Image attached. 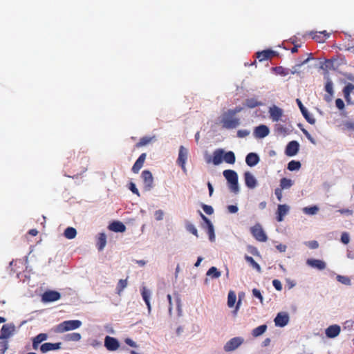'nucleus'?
Masks as SVG:
<instances>
[{"label":"nucleus","instance_id":"nucleus-1","mask_svg":"<svg viewBox=\"0 0 354 354\" xmlns=\"http://www.w3.org/2000/svg\"><path fill=\"white\" fill-rule=\"evenodd\" d=\"M223 174L229 183L230 189L232 192L237 194L239 191V188L238 183V175L236 172L234 170L226 169L223 171Z\"/></svg>","mask_w":354,"mask_h":354},{"label":"nucleus","instance_id":"nucleus-2","mask_svg":"<svg viewBox=\"0 0 354 354\" xmlns=\"http://www.w3.org/2000/svg\"><path fill=\"white\" fill-rule=\"evenodd\" d=\"M82 326V322L80 320H67L57 324L54 331L57 333H63L68 330H75Z\"/></svg>","mask_w":354,"mask_h":354},{"label":"nucleus","instance_id":"nucleus-3","mask_svg":"<svg viewBox=\"0 0 354 354\" xmlns=\"http://www.w3.org/2000/svg\"><path fill=\"white\" fill-rule=\"evenodd\" d=\"M223 128L227 129H236L240 125V119L231 115L229 112L225 113L222 115L221 121Z\"/></svg>","mask_w":354,"mask_h":354},{"label":"nucleus","instance_id":"nucleus-4","mask_svg":"<svg viewBox=\"0 0 354 354\" xmlns=\"http://www.w3.org/2000/svg\"><path fill=\"white\" fill-rule=\"evenodd\" d=\"M250 232L258 241L266 242L268 239L267 235L259 223L252 226L250 228Z\"/></svg>","mask_w":354,"mask_h":354},{"label":"nucleus","instance_id":"nucleus-5","mask_svg":"<svg viewBox=\"0 0 354 354\" xmlns=\"http://www.w3.org/2000/svg\"><path fill=\"white\" fill-rule=\"evenodd\" d=\"M244 342V339L241 337H235L230 339L226 342L224 346V351L225 352H230L236 350L239 348Z\"/></svg>","mask_w":354,"mask_h":354},{"label":"nucleus","instance_id":"nucleus-6","mask_svg":"<svg viewBox=\"0 0 354 354\" xmlns=\"http://www.w3.org/2000/svg\"><path fill=\"white\" fill-rule=\"evenodd\" d=\"M187 156H188L187 149L185 147L180 146L179 147L178 157L177 159V162L180 166L181 169H183V171L184 172H186V171H187L185 164H186V161L187 160Z\"/></svg>","mask_w":354,"mask_h":354},{"label":"nucleus","instance_id":"nucleus-7","mask_svg":"<svg viewBox=\"0 0 354 354\" xmlns=\"http://www.w3.org/2000/svg\"><path fill=\"white\" fill-rule=\"evenodd\" d=\"M15 330V326L14 324H7L3 325L0 330V339L3 340L12 336Z\"/></svg>","mask_w":354,"mask_h":354},{"label":"nucleus","instance_id":"nucleus-8","mask_svg":"<svg viewBox=\"0 0 354 354\" xmlns=\"http://www.w3.org/2000/svg\"><path fill=\"white\" fill-rule=\"evenodd\" d=\"M141 177L144 182L145 189L147 191H149L153 185V178L152 174L149 170H144L142 172Z\"/></svg>","mask_w":354,"mask_h":354},{"label":"nucleus","instance_id":"nucleus-9","mask_svg":"<svg viewBox=\"0 0 354 354\" xmlns=\"http://www.w3.org/2000/svg\"><path fill=\"white\" fill-rule=\"evenodd\" d=\"M104 346L109 351H115L119 348L120 343L116 338L106 336L104 339Z\"/></svg>","mask_w":354,"mask_h":354},{"label":"nucleus","instance_id":"nucleus-10","mask_svg":"<svg viewBox=\"0 0 354 354\" xmlns=\"http://www.w3.org/2000/svg\"><path fill=\"white\" fill-rule=\"evenodd\" d=\"M268 113L270 114V118L273 122H278L281 120L283 111L281 108L276 105H273L269 108Z\"/></svg>","mask_w":354,"mask_h":354},{"label":"nucleus","instance_id":"nucleus-11","mask_svg":"<svg viewBox=\"0 0 354 354\" xmlns=\"http://www.w3.org/2000/svg\"><path fill=\"white\" fill-rule=\"evenodd\" d=\"M299 149V144L297 141L292 140L288 143L285 153L286 156L292 157L295 156Z\"/></svg>","mask_w":354,"mask_h":354},{"label":"nucleus","instance_id":"nucleus-12","mask_svg":"<svg viewBox=\"0 0 354 354\" xmlns=\"http://www.w3.org/2000/svg\"><path fill=\"white\" fill-rule=\"evenodd\" d=\"M60 293L55 290L46 291L42 295V300L45 302H52L60 299Z\"/></svg>","mask_w":354,"mask_h":354},{"label":"nucleus","instance_id":"nucleus-13","mask_svg":"<svg viewBox=\"0 0 354 354\" xmlns=\"http://www.w3.org/2000/svg\"><path fill=\"white\" fill-rule=\"evenodd\" d=\"M62 343L61 342H57V343H50V342H46L42 344L40 347L39 350L42 353H46L51 351H56L61 348Z\"/></svg>","mask_w":354,"mask_h":354},{"label":"nucleus","instance_id":"nucleus-14","mask_svg":"<svg viewBox=\"0 0 354 354\" xmlns=\"http://www.w3.org/2000/svg\"><path fill=\"white\" fill-rule=\"evenodd\" d=\"M270 133L269 128L264 124L257 127L254 131V136L257 138H263Z\"/></svg>","mask_w":354,"mask_h":354},{"label":"nucleus","instance_id":"nucleus-15","mask_svg":"<svg viewBox=\"0 0 354 354\" xmlns=\"http://www.w3.org/2000/svg\"><path fill=\"white\" fill-rule=\"evenodd\" d=\"M46 333H39L32 338V346L34 350H37L40 347V344L48 339Z\"/></svg>","mask_w":354,"mask_h":354},{"label":"nucleus","instance_id":"nucleus-16","mask_svg":"<svg viewBox=\"0 0 354 354\" xmlns=\"http://www.w3.org/2000/svg\"><path fill=\"white\" fill-rule=\"evenodd\" d=\"M244 180L245 185L250 189H254L257 185L256 178L250 171L244 173Z\"/></svg>","mask_w":354,"mask_h":354},{"label":"nucleus","instance_id":"nucleus-17","mask_svg":"<svg viewBox=\"0 0 354 354\" xmlns=\"http://www.w3.org/2000/svg\"><path fill=\"white\" fill-rule=\"evenodd\" d=\"M200 215L202 219L205 221L207 227V234L209 235V239L211 241H214L215 239L214 230V226L212 222L207 218L205 215H203L201 212H200Z\"/></svg>","mask_w":354,"mask_h":354},{"label":"nucleus","instance_id":"nucleus-18","mask_svg":"<svg viewBox=\"0 0 354 354\" xmlns=\"http://www.w3.org/2000/svg\"><path fill=\"white\" fill-rule=\"evenodd\" d=\"M341 328L339 325L334 324L328 326L325 331L326 335L329 338H335L340 333Z\"/></svg>","mask_w":354,"mask_h":354},{"label":"nucleus","instance_id":"nucleus-19","mask_svg":"<svg viewBox=\"0 0 354 354\" xmlns=\"http://www.w3.org/2000/svg\"><path fill=\"white\" fill-rule=\"evenodd\" d=\"M274 321L277 326L283 327L288 323L289 317L286 313H278Z\"/></svg>","mask_w":354,"mask_h":354},{"label":"nucleus","instance_id":"nucleus-20","mask_svg":"<svg viewBox=\"0 0 354 354\" xmlns=\"http://www.w3.org/2000/svg\"><path fill=\"white\" fill-rule=\"evenodd\" d=\"M263 105V103L259 100L257 97H250L245 99L243 106L248 109H254L260 106Z\"/></svg>","mask_w":354,"mask_h":354},{"label":"nucleus","instance_id":"nucleus-21","mask_svg":"<svg viewBox=\"0 0 354 354\" xmlns=\"http://www.w3.org/2000/svg\"><path fill=\"white\" fill-rule=\"evenodd\" d=\"M306 263L312 268H316L319 270H324L326 268V263L322 260L308 259L306 261Z\"/></svg>","mask_w":354,"mask_h":354},{"label":"nucleus","instance_id":"nucleus-22","mask_svg":"<svg viewBox=\"0 0 354 354\" xmlns=\"http://www.w3.org/2000/svg\"><path fill=\"white\" fill-rule=\"evenodd\" d=\"M223 149H216L213 152L212 162L214 165H218L223 161Z\"/></svg>","mask_w":354,"mask_h":354},{"label":"nucleus","instance_id":"nucleus-23","mask_svg":"<svg viewBox=\"0 0 354 354\" xmlns=\"http://www.w3.org/2000/svg\"><path fill=\"white\" fill-rule=\"evenodd\" d=\"M276 55V52L268 49L257 53V57L259 62L267 60Z\"/></svg>","mask_w":354,"mask_h":354},{"label":"nucleus","instance_id":"nucleus-24","mask_svg":"<svg viewBox=\"0 0 354 354\" xmlns=\"http://www.w3.org/2000/svg\"><path fill=\"white\" fill-rule=\"evenodd\" d=\"M289 207L287 205H279L277 211V220L279 222L283 221V217L288 213Z\"/></svg>","mask_w":354,"mask_h":354},{"label":"nucleus","instance_id":"nucleus-25","mask_svg":"<svg viewBox=\"0 0 354 354\" xmlns=\"http://www.w3.org/2000/svg\"><path fill=\"white\" fill-rule=\"evenodd\" d=\"M146 157H147V155L145 153H142L138 157V158L137 159V160L136 161V162L134 163V165H133L132 169H131V170L133 173L138 174L139 172V171L143 166V164L145 161Z\"/></svg>","mask_w":354,"mask_h":354},{"label":"nucleus","instance_id":"nucleus-26","mask_svg":"<svg viewBox=\"0 0 354 354\" xmlns=\"http://www.w3.org/2000/svg\"><path fill=\"white\" fill-rule=\"evenodd\" d=\"M259 162V157L255 153H249L245 158V162L250 167H254Z\"/></svg>","mask_w":354,"mask_h":354},{"label":"nucleus","instance_id":"nucleus-27","mask_svg":"<svg viewBox=\"0 0 354 354\" xmlns=\"http://www.w3.org/2000/svg\"><path fill=\"white\" fill-rule=\"evenodd\" d=\"M141 295L142 297L143 300L145 301L149 313L151 312V304H150V296H151V292L146 287L143 286L141 289Z\"/></svg>","mask_w":354,"mask_h":354},{"label":"nucleus","instance_id":"nucleus-28","mask_svg":"<svg viewBox=\"0 0 354 354\" xmlns=\"http://www.w3.org/2000/svg\"><path fill=\"white\" fill-rule=\"evenodd\" d=\"M109 228L115 232H124L126 230V226L120 221H113L109 225Z\"/></svg>","mask_w":354,"mask_h":354},{"label":"nucleus","instance_id":"nucleus-29","mask_svg":"<svg viewBox=\"0 0 354 354\" xmlns=\"http://www.w3.org/2000/svg\"><path fill=\"white\" fill-rule=\"evenodd\" d=\"M223 161L227 164L233 165L236 161L235 154L233 151H230L223 153Z\"/></svg>","mask_w":354,"mask_h":354},{"label":"nucleus","instance_id":"nucleus-30","mask_svg":"<svg viewBox=\"0 0 354 354\" xmlns=\"http://www.w3.org/2000/svg\"><path fill=\"white\" fill-rule=\"evenodd\" d=\"M106 244V236L104 233H100L97 241V249L101 251Z\"/></svg>","mask_w":354,"mask_h":354},{"label":"nucleus","instance_id":"nucleus-31","mask_svg":"<svg viewBox=\"0 0 354 354\" xmlns=\"http://www.w3.org/2000/svg\"><path fill=\"white\" fill-rule=\"evenodd\" d=\"M156 140L155 136L149 137V136H145L140 139L139 142H137L135 145L136 148H140L143 146H145L148 144H149L151 141Z\"/></svg>","mask_w":354,"mask_h":354},{"label":"nucleus","instance_id":"nucleus-32","mask_svg":"<svg viewBox=\"0 0 354 354\" xmlns=\"http://www.w3.org/2000/svg\"><path fill=\"white\" fill-rule=\"evenodd\" d=\"M354 90V85L351 83H348L344 88L343 93L345 97V100L347 102H350V94Z\"/></svg>","mask_w":354,"mask_h":354},{"label":"nucleus","instance_id":"nucleus-33","mask_svg":"<svg viewBox=\"0 0 354 354\" xmlns=\"http://www.w3.org/2000/svg\"><path fill=\"white\" fill-rule=\"evenodd\" d=\"M272 71L275 73V74L281 75V76H286L289 74L290 70L284 68L283 66H275L272 68Z\"/></svg>","mask_w":354,"mask_h":354},{"label":"nucleus","instance_id":"nucleus-34","mask_svg":"<svg viewBox=\"0 0 354 354\" xmlns=\"http://www.w3.org/2000/svg\"><path fill=\"white\" fill-rule=\"evenodd\" d=\"M267 329L266 324L261 325L252 330V335L253 337H257L263 334Z\"/></svg>","mask_w":354,"mask_h":354},{"label":"nucleus","instance_id":"nucleus-35","mask_svg":"<svg viewBox=\"0 0 354 354\" xmlns=\"http://www.w3.org/2000/svg\"><path fill=\"white\" fill-rule=\"evenodd\" d=\"M245 261L250 264V266L257 270V272H261V268L259 263H257L252 257L248 255L245 256Z\"/></svg>","mask_w":354,"mask_h":354},{"label":"nucleus","instance_id":"nucleus-36","mask_svg":"<svg viewBox=\"0 0 354 354\" xmlns=\"http://www.w3.org/2000/svg\"><path fill=\"white\" fill-rule=\"evenodd\" d=\"M64 234L66 238L72 239L76 236L77 231L74 227H68L64 230Z\"/></svg>","mask_w":354,"mask_h":354},{"label":"nucleus","instance_id":"nucleus-37","mask_svg":"<svg viewBox=\"0 0 354 354\" xmlns=\"http://www.w3.org/2000/svg\"><path fill=\"white\" fill-rule=\"evenodd\" d=\"M293 185V183L292 180L286 178H282L280 180V187L282 189H289L292 185Z\"/></svg>","mask_w":354,"mask_h":354},{"label":"nucleus","instance_id":"nucleus-38","mask_svg":"<svg viewBox=\"0 0 354 354\" xmlns=\"http://www.w3.org/2000/svg\"><path fill=\"white\" fill-rule=\"evenodd\" d=\"M236 300V296L234 291H230L227 296V306L232 308Z\"/></svg>","mask_w":354,"mask_h":354},{"label":"nucleus","instance_id":"nucleus-39","mask_svg":"<svg viewBox=\"0 0 354 354\" xmlns=\"http://www.w3.org/2000/svg\"><path fill=\"white\" fill-rule=\"evenodd\" d=\"M221 272H219L216 267H211L207 272V275L211 277L213 279H217L221 276Z\"/></svg>","mask_w":354,"mask_h":354},{"label":"nucleus","instance_id":"nucleus-40","mask_svg":"<svg viewBox=\"0 0 354 354\" xmlns=\"http://www.w3.org/2000/svg\"><path fill=\"white\" fill-rule=\"evenodd\" d=\"M301 167V163L299 161L291 160L288 164V169L290 171H295L299 169Z\"/></svg>","mask_w":354,"mask_h":354},{"label":"nucleus","instance_id":"nucleus-41","mask_svg":"<svg viewBox=\"0 0 354 354\" xmlns=\"http://www.w3.org/2000/svg\"><path fill=\"white\" fill-rule=\"evenodd\" d=\"M319 208L317 206L306 207L303 209L304 213L308 215H314L317 213Z\"/></svg>","mask_w":354,"mask_h":354},{"label":"nucleus","instance_id":"nucleus-42","mask_svg":"<svg viewBox=\"0 0 354 354\" xmlns=\"http://www.w3.org/2000/svg\"><path fill=\"white\" fill-rule=\"evenodd\" d=\"M301 113L308 123H310V124H314L315 123V119L314 118L313 115L308 111L307 109L305 110L304 112H301Z\"/></svg>","mask_w":354,"mask_h":354},{"label":"nucleus","instance_id":"nucleus-43","mask_svg":"<svg viewBox=\"0 0 354 354\" xmlns=\"http://www.w3.org/2000/svg\"><path fill=\"white\" fill-rule=\"evenodd\" d=\"M82 336L80 333H72L70 334H68L66 335V340L68 341H73V342H77L80 340Z\"/></svg>","mask_w":354,"mask_h":354},{"label":"nucleus","instance_id":"nucleus-44","mask_svg":"<svg viewBox=\"0 0 354 354\" xmlns=\"http://www.w3.org/2000/svg\"><path fill=\"white\" fill-rule=\"evenodd\" d=\"M127 279H120L118 285H117V292L118 294H120L121 292L127 287Z\"/></svg>","mask_w":354,"mask_h":354},{"label":"nucleus","instance_id":"nucleus-45","mask_svg":"<svg viewBox=\"0 0 354 354\" xmlns=\"http://www.w3.org/2000/svg\"><path fill=\"white\" fill-rule=\"evenodd\" d=\"M337 280L344 285L351 284V279L346 276L337 275Z\"/></svg>","mask_w":354,"mask_h":354},{"label":"nucleus","instance_id":"nucleus-46","mask_svg":"<svg viewBox=\"0 0 354 354\" xmlns=\"http://www.w3.org/2000/svg\"><path fill=\"white\" fill-rule=\"evenodd\" d=\"M186 229H187V231L191 232L192 234H194L196 237L198 236V231H197L196 228L194 227V225L193 224H192L190 223H187L186 224Z\"/></svg>","mask_w":354,"mask_h":354},{"label":"nucleus","instance_id":"nucleus-47","mask_svg":"<svg viewBox=\"0 0 354 354\" xmlns=\"http://www.w3.org/2000/svg\"><path fill=\"white\" fill-rule=\"evenodd\" d=\"M325 91L330 95L333 94V82L330 80H328L325 85Z\"/></svg>","mask_w":354,"mask_h":354},{"label":"nucleus","instance_id":"nucleus-48","mask_svg":"<svg viewBox=\"0 0 354 354\" xmlns=\"http://www.w3.org/2000/svg\"><path fill=\"white\" fill-rule=\"evenodd\" d=\"M203 211L208 215H211L214 213V209L212 206L203 204L202 205Z\"/></svg>","mask_w":354,"mask_h":354},{"label":"nucleus","instance_id":"nucleus-49","mask_svg":"<svg viewBox=\"0 0 354 354\" xmlns=\"http://www.w3.org/2000/svg\"><path fill=\"white\" fill-rule=\"evenodd\" d=\"M306 245L310 249H316L319 247L318 242L315 240L306 242Z\"/></svg>","mask_w":354,"mask_h":354},{"label":"nucleus","instance_id":"nucleus-50","mask_svg":"<svg viewBox=\"0 0 354 354\" xmlns=\"http://www.w3.org/2000/svg\"><path fill=\"white\" fill-rule=\"evenodd\" d=\"M341 241L344 244H348L350 241L349 235L347 232H343L341 235Z\"/></svg>","mask_w":354,"mask_h":354},{"label":"nucleus","instance_id":"nucleus-51","mask_svg":"<svg viewBox=\"0 0 354 354\" xmlns=\"http://www.w3.org/2000/svg\"><path fill=\"white\" fill-rule=\"evenodd\" d=\"M344 128L354 131V122L346 121L343 124Z\"/></svg>","mask_w":354,"mask_h":354},{"label":"nucleus","instance_id":"nucleus-52","mask_svg":"<svg viewBox=\"0 0 354 354\" xmlns=\"http://www.w3.org/2000/svg\"><path fill=\"white\" fill-rule=\"evenodd\" d=\"M0 353L4 354L6 351L8 349V342L7 341H2L0 342Z\"/></svg>","mask_w":354,"mask_h":354},{"label":"nucleus","instance_id":"nucleus-53","mask_svg":"<svg viewBox=\"0 0 354 354\" xmlns=\"http://www.w3.org/2000/svg\"><path fill=\"white\" fill-rule=\"evenodd\" d=\"M252 295H253V296H254V297H257V298L259 299V300H260V301H261V303L263 302V297H262V295H261V292H260L258 289H257V288H254V289L252 290Z\"/></svg>","mask_w":354,"mask_h":354},{"label":"nucleus","instance_id":"nucleus-54","mask_svg":"<svg viewBox=\"0 0 354 354\" xmlns=\"http://www.w3.org/2000/svg\"><path fill=\"white\" fill-rule=\"evenodd\" d=\"M301 131L311 143L315 144L314 138L310 136V134L306 129H301Z\"/></svg>","mask_w":354,"mask_h":354},{"label":"nucleus","instance_id":"nucleus-55","mask_svg":"<svg viewBox=\"0 0 354 354\" xmlns=\"http://www.w3.org/2000/svg\"><path fill=\"white\" fill-rule=\"evenodd\" d=\"M301 131L311 143L315 144L314 138L310 136V134L306 129H301Z\"/></svg>","mask_w":354,"mask_h":354},{"label":"nucleus","instance_id":"nucleus-56","mask_svg":"<svg viewBox=\"0 0 354 354\" xmlns=\"http://www.w3.org/2000/svg\"><path fill=\"white\" fill-rule=\"evenodd\" d=\"M272 285L277 290H282V285L279 280L278 279H274L272 281Z\"/></svg>","mask_w":354,"mask_h":354},{"label":"nucleus","instance_id":"nucleus-57","mask_svg":"<svg viewBox=\"0 0 354 354\" xmlns=\"http://www.w3.org/2000/svg\"><path fill=\"white\" fill-rule=\"evenodd\" d=\"M129 188L133 194H136L138 196H140L139 191L133 183L131 182L129 183Z\"/></svg>","mask_w":354,"mask_h":354},{"label":"nucleus","instance_id":"nucleus-58","mask_svg":"<svg viewBox=\"0 0 354 354\" xmlns=\"http://www.w3.org/2000/svg\"><path fill=\"white\" fill-rule=\"evenodd\" d=\"M282 190L283 189L281 187L276 188L274 190V194H275L279 201H281L282 200V196H283Z\"/></svg>","mask_w":354,"mask_h":354},{"label":"nucleus","instance_id":"nucleus-59","mask_svg":"<svg viewBox=\"0 0 354 354\" xmlns=\"http://www.w3.org/2000/svg\"><path fill=\"white\" fill-rule=\"evenodd\" d=\"M243 109V107H241V106H236L234 109H229L227 111V112H229L231 115H234L235 116V115L239 112H241L242 110Z\"/></svg>","mask_w":354,"mask_h":354},{"label":"nucleus","instance_id":"nucleus-60","mask_svg":"<svg viewBox=\"0 0 354 354\" xmlns=\"http://www.w3.org/2000/svg\"><path fill=\"white\" fill-rule=\"evenodd\" d=\"M335 105L339 110H342L344 108V102L340 98L335 100Z\"/></svg>","mask_w":354,"mask_h":354},{"label":"nucleus","instance_id":"nucleus-61","mask_svg":"<svg viewBox=\"0 0 354 354\" xmlns=\"http://www.w3.org/2000/svg\"><path fill=\"white\" fill-rule=\"evenodd\" d=\"M250 133V132L248 131V130H239L237 131V136L239 138H245L247 136H248Z\"/></svg>","mask_w":354,"mask_h":354},{"label":"nucleus","instance_id":"nucleus-62","mask_svg":"<svg viewBox=\"0 0 354 354\" xmlns=\"http://www.w3.org/2000/svg\"><path fill=\"white\" fill-rule=\"evenodd\" d=\"M154 215L157 221H160L163 218L164 213L162 210L159 209L155 212Z\"/></svg>","mask_w":354,"mask_h":354},{"label":"nucleus","instance_id":"nucleus-63","mask_svg":"<svg viewBox=\"0 0 354 354\" xmlns=\"http://www.w3.org/2000/svg\"><path fill=\"white\" fill-rule=\"evenodd\" d=\"M276 131L279 133L285 134L286 133V128L281 124H278L276 126Z\"/></svg>","mask_w":354,"mask_h":354},{"label":"nucleus","instance_id":"nucleus-64","mask_svg":"<svg viewBox=\"0 0 354 354\" xmlns=\"http://www.w3.org/2000/svg\"><path fill=\"white\" fill-rule=\"evenodd\" d=\"M125 343L131 346V347H133V348H136L137 347V344L135 342H133L131 339L130 338H126L125 340H124Z\"/></svg>","mask_w":354,"mask_h":354}]
</instances>
